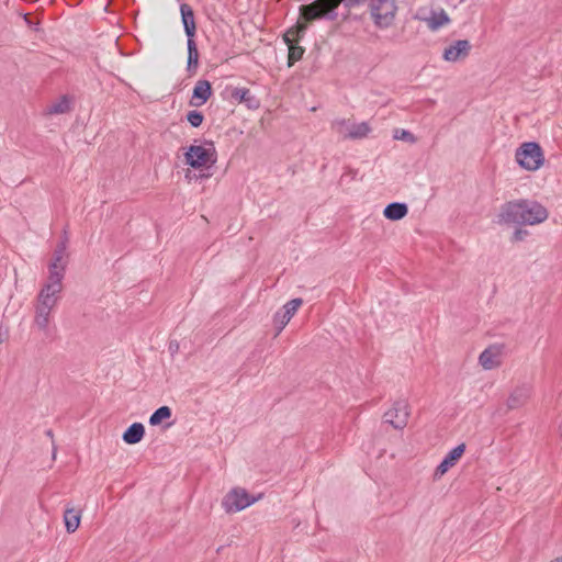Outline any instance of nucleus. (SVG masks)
I'll list each match as a JSON object with an SVG mask.
<instances>
[{"mask_svg":"<svg viewBox=\"0 0 562 562\" xmlns=\"http://www.w3.org/2000/svg\"><path fill=\"white\" fill-rule=\"evenodd\" d=\"M178 349H179V344L177 341H170L169 350L171 351V353L177 352Z\"/></svg>","mask_w":562,"mask_h":562,"instance_id":"31","label":"nucleus"},{"mask_svg":"<svg viewBox=\"0 0 562 562\" xmlns=\"http://www.w3.org/2000/svg\"><path fill=\"white\" fill-rule=\"evenodd\" d=\"M180 13H181L182 24H183L187 37L188 38L194 37L195 22H194V14H193L192 8L187 3H182L180 5Z\"/></svg>","mask_w":562,"mask_h":562,"instance_id":"18","label":"nucleus"},{"mask_svg":"<svg viewBox=\"0 0 562 562\" xmlns=\"http://www.w3.org/2000/svg\"><path fill=\"white\" fill-rule=\"evenodd\" d=\"M61 291L63 280L57 278L50 279V277H48L46 283L37 294L34 305V325L45 335L49 334L52 313L60 300Z\"/></svg>","mask_w":562,"mask_h":562,"instance_id":"2","label":"nucleus"},{"mask_svg":"<svg viewBox=\"0 0 562 562\" xmlns=\"http://www.w3.org/2000/svg\"><path fill=\"white\" fill-rule=\"evenodd\" d=\"M144 435V425L142 423H134L124 431L122 439L128 445H135L143 439Z\"/></svg>","mask_w":562,"mask_h":562,"instance_id":"20","label":"nucleus"},{"mask_svg":"<svg viewBox=\"0 0 562 562\" xmlns=\"http://www.w3.org/2000/svg\"><path fill=\"white\" fill-rule=\"evenodd\" d=\"M257 498L251 496L245 488L234 487L222 499V507L227 514L238 513L254 503Z\"/></svg>","mask_w":562,"mask_h":562,"instance_id":"7","label":"nucleus"},{"mask_svg":"<svg viewBox=\"0 0 562 562\" xmlns=\"http://www.w3.org/2000/svg\"><path fill=\"white\" fill-rule=\"evenodd\" d=\"M528 232L527 231H524V229H516L513 234V240H522L526 236H527Z\"/></svg>","mask_w":562,"mask_h":562,"instance_id":"30","label":"nucleus"},{"mask_svg":"<svg viewBox=\"0 0 562 562\" xmlns=\"http://www.w3.org/2000/svg\"><path fill=\"white\" fill-rule=\"evenodd\" d=\"M70 110V102L67 97H61L58 101L48 106L49 114H63Z\"/></svg>","mask_w":562,"mask_h":562,"instance_id":"26","label":"nucleus"},{"mask_svg":"<svg viewBox=\"0 0 562 562\" xmlns=\"http://www.w3.org/2000/svg\"><path fill=\"white\" fill-rule=\"evenodd\" d=\"M203 119V114L196 110L189 111L187 114V120L193 127H199L202 124Z\"/></svg>","mask_w":562,"mask_h":562,"instance_id":"28","label":"nucleus"},{"mask_svg":"<svg viewBox=\"0 0 562 562\" xmlns=\"http://www.w3.org/2000/svg\"><path fill=\"white\" fill-rule=\"evenodd\" d=\"M331 130L342 139H361L367 137L371 132L369 123H353L346 119H337L333 121Z\"/></svg>","mask_w":562,"mask_h":562,"instance_id":"6","label":"nucleus"},{"mask_svg":"<svg viewBox=\"0 0 562 562\" xmlns=\"http://www.w3.org/2000/svg\"><path fill=\"white\" fill-rule=\"evenodd\" d=\"M306 31L305 24H297L291 29H289L283 35V40L285 44L296 43L304 35Z\"/></svg>","mask_w":562,"mask_h":562,"instance_id":"23","label":"nucleus"},{"mask_svg":"<svg viewBox=\"0 0 562 562\" xmlns=\"http://www.w3.org/2000/svg\"><path fill=\"white\" fill-rule=\"evenodd\" d=\"M302 304V299H293L286 302L282 308L274 314L273 321L277 327V335L283 330Z\"/></svg>","mask_w":562,"mask_h":562,"instance_id":"13","label":"nucleus"},{"mask_svg":"<svg viewBox=\"0 0 562 562\" xmlns=\"http://www.w3.org/2000/svg\"><path fill=\"white\" fill-rule=\"evenodd\" d=\"M212 94V87L207 80H199L193 89L190 104L192 106H201L210 99Z\"/></svg>","mask_w":562,"mask_h":562,"instance_id":"17","label":"nucleus"},{"mask_svg":"<svg viewBox=\"0 0 562 562\" xmlns=\"http://www.w3.org/2000/svg\"><path fill=\"white\" fill-rule=\"evenodd\" d=\"M479 363L485 370L497 368L502 363V346L492 345L484 349L479 357Z\"/></svg>","mask_w":562,"mask_h":562,"instance_id":"15","label":"nucleus"},{"mask_svg":"<svg viewBox=\"0 0 562 562\" xmlns=\"http://www.w3.org/2000/svg\"><path fill=\"white\" fill-rule=\"evenodd\" d=\"M548 216V210L538 201L520 199L506 202L501 206L498 223L538 225L543 223Z\"/></svg>","mask_w":562,"mask_h":562,"instance_id":"1","label":"nucleus"},{"mask_svg":"<svg viewBox=\"0 0 562 562\" xmlns=\"http://www.w3.org/2000/svg\"><path fill=\"white\" fill-rule=\"evenodd\" d=\"M188 46V69L190 70L192 67L196 68L199 63V52L194 41V37H190L187 41Z\"/></svg>","mask_w":562,"mask_h":562,"instance_id":"24","label":"nucleus"},{"mask_svg":"<svg viewBox=\"0 0 562 562\" xmlns=\"http://www.w3.org/2000/svg\"><path fill=\"white\" fill-rule=\"evenodd\" d=\"M186 162L194 169L210 167L216 161L215 148L207 145H191L186 153Z\"/></svg>","mask_w":562,"mask_h":562,"instance_id":"5","label":"nucleus"},{"mask_svg":"<svg viewBox=\"0 0 562 562\" xmlns=\"http://www.w3.org/2000/svg\"><path fill=\"white\" fill-rule=\"evenodd\" d=\"M66 530L69 533L75 532L80 525V513L75 508H68L64 513Z\"/></svg>","mask_w":562,"mask_h":562,"instance_id":"22","label":"nucleus"},{"mask_svg":"<svg viewBox=\"0 0 562 562\" xmlns=\"http://www.w3.org/2000/svg\"><path fill=\"white\" fill-rule=\"evenodd\" d=\"M415 18L425 22L428 29L432 32H436L450 23V18L443 9L431 10L428 16L417 14Z\"/></svg>","mask_w":562,"mask_h":562,"instance_id":"16","label":"nucleus"},{"mask_svg":"<svg viewBox=\"0 0 562 562\" xmlns=\"http://www.w3.org/2000/svg\"><path fill=\"white\" fill-rule=\"evenodd\" d=\"M336 9L325 4L323 0H318L317 2L302 5L300 13L305 21H313L323 16L334 20L337 16Z\"/></svg>","mask_w":562,"mask_h":562,"instance_id":"10","label":"nucleus"},{"mask_svg":"<svg viewBox=\"0 0 562 562\" xmlns=\"http://www.w3.org/2000/svg\"><path fill=\"white\" fill-rule=\"evenodd\" d=\"M551 562H562V557Z\"/></svg>","mask_w":562,"mask_h":562,"instance_id":"32","label":"nucleus"},{"mask_svg":"<svg viewBox=\"0 0 562 562\" xmlns=\"http://www.w3.org/2000/svg\"><path fill=\"white\" fill-rule=\"evenodd\" d=\"M464 451V443H460L453 449H451L439 463V465L436 468L434 477L437 480L445 475L452 467L457 464V462L460 460Z\"/></svg>","mask_w":562,"mask_h":562,"instance_id":"14","label":"nucleus"},{"mask_svg":"<svg viewBox=\"0 0 562 562\" xmlns=\"http://www.w3.org/2000/svg\"><path fill=\"white\" fill-rule=\"evenodd\" d=\"M67 237L58 243L56 246L50 263L48 265V277L50 279H64L67 267Z\"/></svg>","mask_w":562,"mask_h":562,"instance_id":"8","label":"nucleus"},{"mask_svg":"<svg viewBox=\"0 0 562 562\" xmlns=\"http://www.w3.org/2000/svg\"><path fill=\"white\" fill-rule=\"evenodd\" d=\"M408 417L409 407L405 400L396 401L384 414L385 423L391 424L395 429H403L408 423Z\"/></svg>","mask_w":562,"mask_h":562,"instance_id":"9","label":"nucleus"},{"mask_svg":"<svg viewBox=\"0 0 562 562\" xmlns=\"http://www.w3.org/2000/svg\"><path fill=\"white\" fill-rule=\"evenodd\" d=\"M472 49L468 40H458L448 45L442 53V59L448 63H457L465 59Z\"/></svg>","mask_w":562,"mask_h":562,"instance_id":"12","label":"nucleus"},{"mask_svg":"<svg viewBox=\"0 0 562 562\" xmlns=\"http://www.w3.org/2000/svg\"><path fill=\"white\" fill-rule=\"evenodd\" d=\"M233 99L245 103L248 109H258L259 100L251 94L250 90L247 88H236L232 92Z\"/></svg>","mask_w":562,"mask_h":562,"instance_id":"19","label":"nucleus"},{"mask_svg":"<svg viewBox=\"0 0 562 562\" xmlns=\"http://www.w3.org/2000/svg\"><path fill=\"white\" fill-rule=\"evenodd\" d=\"M394 137L397 139H403V140H409V142L414 140V136L412 135V133L406 130L396 131Z\"/></svg>","mask_w":562,"mask_h":562,"instance_id":"29","label":"nucleus"},{"mask_svg":"<svg viewBox=\"0 0 562 562\" xmlns=\"http://www.w3.org/2000/svg\"><path fill=\"white\" fill-rule=\"evenodd\" d=\"M368 10L373 24L380 30H386L395 22L397 0H370Z\"/></svg>","mask_w":562,"mask_h":562,"instance_id":"3","label":"nucleus"},{"mask_svg":"<svg viewBox=\"0 0 562 562\" xmlns=\"http://www.w3.org/2000/svg\"><path fill=\"white\" fill-rule=\"evenodd\" d=\"M171 417V409L168 406H160L149 417V424L151 426L159 425L162 420Z\"/></svg>","mask_w":562,"mask_h":562,"instance_id":"25","label":"nucleus"},{"mask_svg":"<svg viewBox=\"0 0 562 562\" xmlns=\"http://www.w3.org/2000/svg\"><path fill=\"white\" fill-rule=\"evenodd\" d=\"M408 207L405 203L393 202L385 206L383 214L387 220L398 221L406 216Z\"/></svg>","mask_w":562,"mask_h":562,"instance_id":"21","label":"nucleus"},{"mask_svg":"<svg viewBox=\"0 0 562 562\" xmlns=\"http://www.w3.org/2000/svg\"><path fill=\"white\" fill-rule=\"evenodd\" d=\"M289 47V61L288 65L291 67L295 61L303 57L305 49L295 43L286 44Z\"/></svg>","mask_w":562,"mask_h":562,"instance_id":"27","label":"nucleus"},{"mask_svg":"<svg viewBox=\"0 0 562 562\" xmlns=\"http://www.w3.org/2000/svg\"><path fill=\"white\" fill-rule=\"evenodd\" d=\"M515 158L517 164L528 171L538 170L544 162L543 151L535 142L520 145L516 150Z\"/></svg>","mask_w":562,"mask_h":562,"instance_id":"4","label":"nucleus"},{"mask_svg":"<svg viewBox=\"0 0 562 562\" xmlns=\"http://www.w3.org/2000/svg\"><path fill=\"white\" fill-rule=\"evenodd\" d=\"M533 394L530 383L517 385L509 394L506 405L509 411L518 409L527 405Z\"/></svg>","mask_w":562,"mask_h":562,"instance_id":"11","label":"nucleus"}]
</instances>
